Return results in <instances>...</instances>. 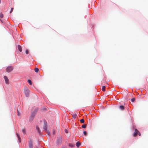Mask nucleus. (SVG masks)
I'll return each instance as SVG.
<instances>
[{
  "instance_id": "1",
  "label": "nucleus",
  "mask_w": 148,
  "mask_h": 148,
  "mask_svg": "<svg viewBox=\"0 0 148 148\" xmlns=\"http://www.w3.org/2000/svg\"><path fill=\"white\" fill-rule=\"evenodd\" d=\"M24 93L26 97H28L29 96V90L26 87H24Z\"/></svg>"
},
{
  "instance_id": "2",
  "label": "nucleus",
  "mask_w": 148,
  "mask_h": 148,
  "mask_svg": "<svg viewBox=\"0 0 148 148\" xmlns=\"http://www.w3.org/2000/svg\"><path fill=\"white\" fill-rule=\"evenodd\" d=\"M13 67L12 66H10L7 68L6 71L7 72L9 73L13 70Z\"/></svg>"
},
{
  "instance_id": "3",
  "label": "nucleus",
  "mask_w": 148,
  "mask_h": 148,
  "mask_svg": "<svg viewBox=\"0 0 148 148\" xmlns=\"http://www.w3.org/2000/svg\"><path fill=\"white\" fill-rule=\"evenodd\" d=\"M29 148H33L32 143L31 140L29 141Z\"/></svg>"
},
{
  "instance_id": "4",
  "label": "nucleus",
  "mask_w": 148,
  "mask_h": 148,
  "mask_svg": "<svg viewBox=\"0 0 148 148\" xmlns=\"http://www.w3.org/2000/svg\"><path fill=\"white\" fill-rule=\"evenodd\" d=\"M4 79L5 80V82L6 84H9V79L6 76H4Z\"/></svg>"
},
{
  "instance_id": "5",
  "label": "nucleus",
  "mask_w": 148,
  "mask_h": 148,
  "mask_svg": "<svg viewBox=\"0 0 148 148\" xmlns=\"http://www.w3.org/2000/svg\"><path fill=\"white\" fill-rule=\"evenodd\" d=\"M139 132V131L136 129L135 130V132L133 134V136L134 137L136 136Z\"/></svg>"
},
{
  "instance_id": "6",
  "label": "nucleus",
  "mask_w": 148,
  "mask_h": 148,
  "mask_svg": "<svg viewBox=\"0 0 148 148\" xmlns=\"http://www.w3.org/2000/svg\"><path fill=\"white\" fill-rule=\"evenodd\" d=\"M18 50L20 52H21L22 51V48L21 46L20 45H18Z\"/></svg>"
},
{
  "instance_id": "7",
  "label": "nucleus",
  "mask_w": 148,
  "mask_h": 148,
  "mask_svg": "<svg viewBox=\"0 0 148 148\" xmlns=\"http://www.w3.org/2000/svg\"><path fill=\"white\" fill-rule=\"evenodd\" d=\"M16 135L17 136L19 142H21V138H20V136L17 133H16Z\"/></svg>"
},
{
  "instance_id": "8",
  "label": "nucleus",
  "mask_w": 148,
  "mask_h": 148,
  "mask_svg": "<svg viewBox=\"0 0 148 148\" xmlns=\"http://www.w3.org/2000/svg\"><path fill=\"white\" fill-rule=\"evenodd\" d=\"M119 108L122 110H123L124 109V107L123 106H119Z\"/></svg>"
},
{
  "instance_id": "9",
  "label": "nucleus",
  "mask_w": 148,
  "mask_h": 148,
  "mask_svg": "<svg viewBox=\"0 0 148 148\" xmlns=\"http://www.w3.org/2000/svg\"><path fill=\"white\" fill-rule=\"evenodd\" d=\"M34 118V117H32L30 116L29 119V121L30 122H32V121L33 119Z\"/></svg>"
},
{
  "instance_id": "10",
  "label": "nucleus",
  "mask_w": 148,
  "mask_h": 148,
  "mask_svg": "<svg viewBox=\"0 0 148 148\" xmlns=\"http://www.w3.org/2000/svg\"><path fill=\"white\" fill-rule=\"evenodd\" d=\"M35 114L36 113L34 112H33L31 116L34 117V116L35 115Z\"/></svg>"
},
{
  "instance_id": "11",
  "label": "nucleus",
  "mask_w": 148,
  "mask_h": 148,
  "mask_svg": "<svg viewBox=\"0 0 148 148\" xmlns=\"http://www.w3.org/2000/svg\"><path fill=\"white\" fill-rule=\"evenodd\" d=\"M34 71L36 73H38L39 71V69L37 68L34 69Z\"/></svg>"
},
{
  "instance_id": "12",
  "label": "nucleus",
  "mask_w": 148,
  "mask_h": 148,
  "mask_svg": "<svg viewBox=\"0 0 148 148\" xmlns=\"http://www.w3.org/2000/svg\"><path fill=\"white\" fill-rule=\"evenodd\" d=\"M106 86H103L102 87V90L103 91H105Z\"/></svg>"
},
{
  "instance_id": "13",
  "label": "nucleus",
  "mask_w": 148,
  "mask_h": 148,
  "mask_svg": "<svg viewBox=\"0 0 148 148\" xmlns=\"http://www.w3.org/2000/svg\"><path fill=\"white\" fill-rule=\"evenodd\" d=\"M28 82L29 84L30 85H32V83L30 79H28L27 81Z\"/></svg>"
},
{
  "instance_id": "14",
  "label": "nucleus",
  "mask_w": 148,
  "mask_h": 148,
  "mask_svg": "<svg viewBox=\"0 0 148 148\" xmlns=\"http://www.w3.org/2000/svg\"><path fill=\"white\" fill-rule=\"evenodd\" d=\"M81 145V143L77 142L76 143V146L77 147H79Z\"/></svg>"
},
{
  "instance_id": "15",
  "label": "nucleus",
  "mask_w": 148,
  "mask_h": 148,
  "mask_svg": "<svg viewBox=\"0 0 148 148\" xmlns=\"http://www.w3.org/2000/svg\"><path fill=\"white\" fill-rule=\"evenodd\" d=\"M77 116V115L76 114H74L72 115L74 119L76 118Z\"/></svg>"
},
{
  "instance_id": "16",
  "label": "nucleus",
  "mask_w": 148,
  "mask_h": 148,
  "mask_svg": "<svg viewBox=\"0 0 148 148\" xmlns=\"http://www.w3.org/2000/svg\"><path fill=\"white\" fill-rule=\"evenodd\" d=\"M80 121L81 123H84V120L83 119L80 120Z\"/></svg>"
},
{
  "instance_id": "17",
  "label": "nucleus",
  "mask_w": 148,
  "mask_h": 148,
  "mask_svg": "<svg viewBox=\"0 0 148 148\" xmlns=\"http://www.w3.org/2000/svg\"><path fill=\"white\" fill-rule=\"evenodd\" d=\"M43 128L45 131L47 130V126L45 125L44 126Z\"/></svg>"
},
{
  "instance_id": "18",
  "label": "nucleus",
  "mask_w": 148,
  "mask_h": 148,
  "mask_svg": "<svg viewBox=\"0 0 148 148\" xmlns=\"http://www.w3.org/2000/svg\"><path fill=\"white\" fill-rule=\"evenodd\" d=\"M23 133L25 134L26 133V130L25 129H23L22 130Z\"/></svg>"
},
{
  "instance_id": "19",
  "label": "nucleus",
  "mask_w": 148,
  "mask_h": 148,
  "mask_svg": "<svg viewBox=\"0 0 148 148\" xmlns=\"http://www.w3.org/2000/svg\"><path fill=\"white\" fill-rule=\"evenodd\" d=\"M82 127L83 128H85L86 127V125L84 124L82 125Z\"/></svg>"
},
{
  "instance_id": "20",
  "label": "nucleus",
  "mask_w": 148,
  "mask_h": 148,
  "mask_svg": "<svg viewBox=\"0 0 148 148\" xmlns=\"http://www.w3.org/2000/svg\"><path fill=\"white\" fill-rule=\"evenodd\" d=\"M36 128L37 129V130H38V132L39 133L40 132V130H39V129L38 127V126H36Z\"/></svg>"
},
{
  "instance_id": "21",
  "label": "nucleus",
  "mask_w": 148,
  "mask_h": 148,
  "mask_svg": "<svg viewBox=\"0 0 148 148\" xmlns=\"http://www.w3.org/2000/svg\"><path fill=\"white\" fill-rule=\"evenodd\" d=\"M17 110L18 115V116H20V113L19 112L18 109H17Z\"/></svg>"
},
{
  "instance_id": "22",
  "label": "nucleus",
  "mask_w": 148,
  "mask_h": 148,
  "mask_svg": "<svg viewBox=\"0 0 148 148\" xmlns=\"http://www.w3.org/2000/svg\"><path fill=\"white\" fill-rule=\"evenodd\" d=\"M135 101V99L134 98H133L131 99V101L132 102H134Z\"/></svg>"
},
{
  "instance_id": "23",
  "label": "nucleus",
  "mask_w": 148,
  "mask_h": 148,
  "mask_svg": "<svg viewBox=\"0 0 148 148\" xmlns=\"http://www.w3.org/2000/svg\"><path fill=\"white\" fill-rule=\"evenodd\" d=\"M83 133L85 135H86L87 134L86 132V131H84L83 132Z\"/></svg>"
},
{
  "instance_id": "24",
  "label": "nucleus",
  "mask_w": 148,
  "mask_h": 148,
  "mask_svg": "<svg viewBox=\"0 0 148 148\" xmlns=\"http://www.w3.org/2000/svg\"><path fill=\"white\" fill-rule=\"evenodd\" d=\"M13 9H14V8H11V10L10 12V13H11L13 11Z\"/></svg>"
},
{
  "instance_id": "25",
  "label": "nucleus",
  "mask_w": 148,
  "mask_h": 148,
  "mask_svg": "<svg viewBox=\"0 0 148 148\" xmlns=\"http://www.w3.org/2000/svg\"><path fill=\"white\" fill-rule=\"evenodd\" d=\"M25 53L26 54H28V50H27L25 51Z\"/></svg>"
},
{
  "instance_id": "26",
  "label": "nucleus",
  "mask_w": 148,
  "mask_h": 148,
  "mask_svg": "<svg viewBox=\"0 0 148 148\" xmlns=\"http://www.w3.org/2000/svg\"><path fill=\"white\" fill-rule=\"evenodd\" d=\"M65 132L66 133H68V130H67L65 129Z\"/></svg>"
},
{
  "instance_id": "27",
  "label": "nucleus",
  "mask_w": 148,
  "mask_h": 148,
  "mask_svg": "<svg viewBox=\"0 0 148 148\" xmlns=\"http://www.w3.org/2000/svg\"><path fill=\"white\" fill-rule=\"evenodd\" d=\"M138 135L139 136H140L141 134L139 132H138Z\"/></svg>"
},
{
  "instance_id": "28",
  "label": "nucleus",
  "mask_w": 148,
  "mask_h": 148,
  "mask_svg": "<svg viewBox=\"0 0 148 148\" xmlns=\"http://www.w3.org/2000/svg\"><path fill=\"white\" fill-rule=\"evenodd\" d=\"M47 133L48 135H49L50 134V132H47Z\"/></svg>"
}]
</instances>
